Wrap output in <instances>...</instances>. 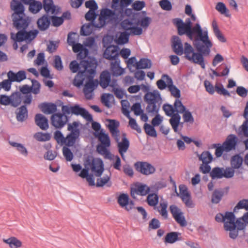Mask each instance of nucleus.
Segmentation results:
<instances>
[{"instance_id": "obj_1", "label": "nucleus", "mask_w": 248, "mask_h": 248, "mask_svg": "<svg viewBox=\"0 0 248 248\" xmlns=\"http://www.w3.org/2000/svg\"><path fill=\"white\" fill-rule=\"evenodd\" d=\"M217 222H223L225 231H229V237L235 239L238 235V232H245L248 225V212H246L241 217L236 218L233 212L227 211L224 214L218 213L215 217Z\"/></svg>"}, {"instance_id": "obj_2", "label": "nucleus", "mask_w": 248, "mask_h": 248, "mask_svg": "<svg viewBox=\"0 0 248 248\" xmlns=\"http://www.w3.org/2000/svg\"><path fill=\"white\" fill-rule=\"evenodd\" d=\"M172 48L174 53L178 55H182L184 53L185 54V58L189 61L195 63L196 62H200L202 60V55L199 53L194 52L192 46L188 43H185V49L181 39L178 36L173 37Z\"/></svg>"}, {"instance_id": "obj_3", "label": "nucleus", "mask_w": 248, "mask_h": 248, "mask_svg": "<svg viewBox=\"0 0 248 248\" xmlns=\"http://www.w3.org/2000/svg\"><path fill=\"white\" fill-rule=\"evenodd\" d=\"M144 101L148 104L146 108L147 113H152L153 115L156 114L152 119L151 123L153 126H158L162 121V117L158 114L160 105L157 106L156 103L158 99H161L160 94L158 91L147 93L144 97Z\"/></svg>"}, {"instance_id": "obj_4", "label": "nucleus", "mask_w": 248, "mask_h": 248, "mask_svg": "<svg viewBox=\"0 0 248 248\" xmlns=\"http://www.w3.org/2000/svg\"><path fill=\"white\" fill-rule=\"evenodd\" d=\"M79 124V122L76 121L68 124L67 130L70 131V133L66 138L60 131H56L54 135L55 140L58 143L61 142L62 144H65L68 147L73 146L80 134V129L78 128Z\"/></svg>"}, {"instance_id": "obj_5", "label": "nucleus", "mask_w": 248, "mask_h": 248, "mask_svg": "<svg viewBox=\"0 0 248 248\" xmlns=\"http://www.w3.org/2000/svg\"><path fill=\"white\" fill-rule=\"evenodd\" d=\"M109 124L108 128L111 134L112 137L114 139L115 141L118 143V151L122 158L124 159V153L126 152L129 147L130 143L126 138V134L125 133L122 134V141L120 140V131L118 129L119 126V122L115 120H108Z\"/></svg>"}, {"instance_id": "obj_6", "label": "nucleus", "mask_w": 248, "mask_h": 248, "mask_svg": "<svg viewBox=\"0 0 248 248\" xmlns=\"http://www.w3.org/2000/svg\"><path fill=\"white\" fill-rule=\"evenodd\" d=\"M172 23L176 27L178 35H186L190 40L193 39V30L195 25L192 27V23L189 18H186L185 22L181 18H175L172 20Z\"/></svg>"}, {"instance_id": "obj_7", "label": "nucleus", "mask_w": 248, "mask_h": 248, "mask_svg": "<svg viewBox=\"0 0 248 248\" xmlns=\"http://www.w3.org/2000/svg\"><path fill=\"white\" fill-rule=\"evenodd\" d=\"M90 68L87 71L86 78L88 79V81L86 82L83 88V92L86 96V98L89 100L92 99V96H88L87 95L92 93L95 88L97 87L99 83L97 79H93L94 75L96 72V66H94L93 64V66Z\"/></svg>"}, {"instance_id": "obj_8", "label": "nucleus", "mask_w": 248, "mask_h": 248, "mask_svg": "<svg viewBox=\"0 0 248 248\" xmlns=\"http://www.w3.org/2000/svg\"><path fill=\"white\" fill-rule=\"evenodd\" d=\"M112 38L108 36L106 39H103V44L104 47H106L103 57L108 60H116L119 55L118 52L119 46H118L112 45Z\"/></svg>"}, {"instance_id": "obj_9", "label": "nucleus", "mask_w": 248, "mask_h": 248, "mask_svg": "<svg viewBox=\"0 0 248 248\" xmlns=\"http://www.w3.org/2000/svg\"><path fill=\"white\" fill-rule=\"evenodd\" d=\"M84 165L85 168L90 166L92 171L94 172L95 176L97 177H100L104 170L102 160L100 158H94L91 155H88L86 157Z\"/></svg>"}, {"instance_id": "obj_10", "label": "nucleus", "mask_w": 248, "mask_h": 248, "mask_svg": "<svg viewBox=\"0 0 248 248\" xmlns=\"http://www.w3.org/2000/svg\"><path fill=\"white\" fill-rule=\"evenodd\" d=\"M10 7L14 12L11 16L13 23L16 20H17L18 22H23L24 20H27L24 18L25 16V7L21 1L18 0H12L10 3Z\"/></svg>"}, {"instance_id": "obj_11", "label": "nucleus", "mask_w": 248, "mask_h": 248, "mask_svg": "<svg viewBox=\"0 0 248 248\" xmlns=\"http://www.w3.org/2000/svg\"><path fill=\"white\" fill-rule=\"evenodd\" d=\"M22 98L21 93L18 91L13 93L10 96L1 94L0 95V104L4 106L10 105L14 108H16L21 104Z\"/></svg>"}, {"instance_id": "obj_12", "label": "nucleus", "mask_w": 248, "mask_h": 248, "mask_svg": "<svg viewBox=\"0 0 248 248\" xmlns=\"http://www.w3.org/2000/svg\"><path fill=\"white\" fill-rule=\"evenodd\" d=\"M81 67L84 68L83 70H80L78 72L76 77H75L73 84L78 87H79L83 84L84 80L87 77V71L89 67H92L94 63L91 61L87 60H83L80 62Z\"/></svg>"}, {"instance_id": "obj_13", "label": "nucleus", "mask_w": 248, "mask_h": 248, "mask_svg": "<svg viewBox=\"0 0 248 248\" xmlns=\"http://www.w3.org/2000/svg\"><path fill=\"white\" fill-rule=\"evenodd\" d=\"M23 22H18L17 20L14 21V26L19 30L16 34L11 32V38L14 42H22L26 41L25 30L28 27L29 23L27 20H24Z\"/></svg>"}, {"instance_id": "obj_14", "label": "nucleus", "mask_w": 248, "mask_h": 248, "mask_svg": "<svg viewBox=\"0 0 248 248\" xmlns=\"http://www.w3.org/2000/svg\"><path fill=\"white\" fill-rule=\"evenodd\" d=\"M163 110L168 116L173 115L176 113L179 114L183 113L186 110V107L183 104L181 101L179 99H176L172 106L169 104H165L163 106Z\"/></svg>"}, {"instance_id": "obj_15", "label": "nucleus", "mask_w": 248, "mask_h": 248, "mask_svg": "<svg viewBox=\"0 0 248 248\" xmlns=\"http://www.w3.org/2000/svg\"><path fill=\"white\" fill-rule=\"evenodd\" d=\"M193 37H195L194 42H199L202 41L205 45L209 46H213L211 41L209 39L207 31L203 32V31L199 23L195 24V28L193 30Z\"/></svg>"}, {"instance_id": "obj_16", "label": "nucleus", "mask_w": 248, "mask_h": 248, "mask_svg": "<svg viewBox=\"0 0 248 248\" xmlns=\"http://www.w3.org/2000/svg\"><path fill=\"white\" fill-rule=\"evenodd\" d=\"M169 209L172 217L180 226L184 227L187 225V221L184 213L178 207L175 205H171L170 206Z\"/></svg>"}, {"instance_id": "obj_17", "label": "nucleus", "mask_w": 248, "mask_h": 248, "mask_svg": "<svg viewBox=\"0 0 248 248\" xmlns=\"http://www.w3.org/2000/svg\"><path fill=\"white\" fill-rule=\"evenodd\" d=\"M150 191V188L146 185L137 182L131 187L130 194L135 200L137 199L136 195L145 196Z\"/></svg>"}, {"instance_id": "obj_18", "label": "nucleus", "mask_w": 248, "mask_h": 248, "mask_svg": "<svg viewBox=\"0 0 248 248\" xmlns=\"http://www.w3.org/2000/svg\"><path fill=\"white\" fill-rule=\"evenodd\" d=\"M193 46L196 48L197 51V53H199L202 55V60L200 62H196V64L200 65L201 67L204 69L205 67V63L204 62V58L203 56L208 55L210 52V48L212 46H209L207 45H203L200 42H193Z\"/></svg>"}, {"instance_id": "obj_19", "label": "nucleus", "mask_w": 248, "mask_h": 248, "mask_svg": "<svg viewBox=\"0 0 248 248\" xmlns=\"http://www.w3.org/2000/svg\"><path fill=\"white\" fill-rule=\"evenodd\" d=\"M204 85L205 87L206 91L210 94H213L216 91L219 94L231 96L230 93L224 88L222 84H220L219 86L217 84H216L215 86L214 87L210 81L205 80L204 82Z\"/></svg>"}, {"instance_id": "obj_20", "label": "nucleus", "mask_w": 248, "mask_h": 248, "mask_svg": "<svg viewBox=\"0 0 248 248\" xmlns=\"http://www.w3.org/2000/svg\"><path fill=\"white\" fill-rule=\"evenodd\" d=\"M136 170L141 173L148 175L155 172V167L146 162H137L134 164Z\"/></svg>"}, {"instance_id": "obj_21", "label": "nucleus", "mask_w": 248, "mask_h": 248, "mask_svg": "<svg viewBox=\"0 0 248 248\" xmlns=\"http://www.w3.org/2000/svg\"><path fill=\"white\" fill-rule=\"evenodd\" d=\"M67 120V116H63L61 113L53 114L51 117V124L57 128L63 127Z\"/></svg>"}, {"instance_id": "obj_22", "label": "nucleus", "mask_w": 248, "mask_h": 248, "mask_svg": "<svg viewBox=\"0 0 248 248\" xmlns=\"http://www.w3.org/2000/svg\"><path fill=\"white\" fill-rule=\"evenodd\" d=\"M105 19H109L111 22L119 24L118 12L113 11L108 8H105L101 10L100 15Z\"/></svg>"}, {"instance_id": "obj_23", "label": "nucleus", "mask_w": 248, "mask_h": 248, "mask_svg": "<svg viewBox=\"0 0 248 248\" xmlns=\"http://www.w3.org/2000/svg\"><path fill=\"white\" fill-rule=\"evenodd\" d=\"M135 25H140L143 29H147L152 22V18L148 16L141 17V13H136L134 16Z\"/></svg>"}, {"instance_id": "obj_24", "label": "nucleus", "mask_w": 248, "mask_h": 248, "mask_svg": "<svg viewBox=\"0 0 248 248\" xmlns=\"http://www.w3.org/2000/svg\"><path fill=\"white\" fill-rule=\"evenodd\" d=\"M181 233L178 232H170L167 233L163 238L165 244H173L182 240Z\"/></svg>"}, {"instance_id": "obj_25", "label": "nucleus", "mask_w": 248, "mask_h": 248, "mask_svg": "<svg viewBox=\"0 0 248 248\" xmlns=\"http://www.w3.org/2000/svg\"><path fill=\"white\" fill-rule=\"evenodd\" d=\"M158 203L159 202H147L150 206L153 207L154 210H157L163 217L166 218L168 215L167 210L168 202H160L159 206H158Z\"/></svg>"}, {"instance_id": "obj_26", "label": "nucleus", "mask_w": 248, "mask_h": 248, "mask_svg": "<svg viewBox=\"0 0 248 248\" xmlns=\"http://www.w3.org/2000/svg\"><path fill=\"white\" fill-rule=\"evenodd\" d=\"M237 138L233 134H231L227 137L225 141L223 143L225 147L226 152H229L232 149H234L237 145Z\"/></svg>"}, {"instance_id": "obj_27", "label": "nucleus", "mask_w": 248, "mask_h": 248, "mask_svg": "<svg viewBox=\"0 0 248 248\" xmlns=\"http://www.w3.org/2000/svg\"><path fill=\"white\" fill-rule=\"evenodd\" d=\"M111 82V73L107 70L103 71L100 75V86L103 89H106Z\"/></svg>"}, {"instance_id": "obj_28", "label": "nucleus", "mask_w": 248, "mask_h": 248, "mask_svg": "<svg viewBox=\"0 0 248 248\" xmlns=\"http://www.w3.org/2000/svg\"><path fill=\"white\" fill-rule=\"evenodd\" d=\"M37 24L40 31H44L47 30L50 24L49 16L47 14L44 15L38 19Z\"/></svg>"}, {"instance_id": "obj_29", "label": "nucleus", "mask_w": 248, "mask_h": 248, "mask_svg": "<svg viewBox=\"0 0 248 248\" xmlns=\"http://www.w3.org/2000/svg\"><path fill=\"white\" fill-rule=\"evenodd\" d=\"M16 119L18 122H23L28 119V111L26 105L18 108L16 111Z\"/></svg>"}, {"instance_id": "obj_30", "label": "nucleus", "mask_w": 248, "mask_h": 248, "mask_svg": "<svg viewBox=\"0 0 248 248\" xmlns=\"http://www.w3.org/2000/svg\"><path fill=\"white\" fill-rule=\"evenodd\" d=\"M35 123L42 130H46L48 128L47 119L40 113L35 116Z\"/></svg>"}, {"instance_id": "obj_31", "label": "nucleus", "mask_w": 248, "mask_h": 248, "mask_svg": "<svg viewBox=\"0 0 248 248\" xmlns=\"http://www.w3.org/2000/svg\"><path fill=\"white\" fill-rule=\"evenodd\" d=\"M170 117H171V118L169 120L170 123L174 131L178 132V126H180L181 128L183 127L184 122H180L181 116L177 113H176L173 115H171Z\"/></svg>"}, {"instance_id": "obj_32", "label": "nucleus", "mask_w": 248, "mask_h": 248, "mask_svg": "<svg viewBox=\"0 0 248 248\" xmlns=\"http://www.w3.org/2000/svg\"><path fill=\"white\" fill-rule=\"evenodd\" d=\"M179 188V193H177V196L181 198L183 202H190L191 195L187 186L185 185H180Z\"/></svg>"}, {"instance_id": "obj_33", "label": "nucleus", "mask_w": 248, "mask_h": 248, "mask_svg": "<svg viewBox=\"0 0 248 248\" xmlns=\"http://www.w3.org/2000/svg\"><path fill=\"white\" fill-rule=\"evenodd\" d=\"M38 107L44 113L48 114H52L57 110V106L54 103H42Z\"/></svg>"}, {"instance_id": "obj_34", "label": "nucleus", "mask_w": 248, "mask_h": 248, "mask_svg": "<svg viewBox=\"0 0 248 248\" xmlns=\"http://www.w3.org/2000/svg\"><path fill=\"white\" fill-rule=\"evenodd\" d=\"M119 11L118 12V18H119V23L120 22L124 17L126 16L130 18H133L135 14H136V13L133 12V9L131 8H122V10L121 9V8H119Z\"/></svg>"}, {"instance_id": "obj_35", "label": "nucleus", "mask_w": 248, "mask_h": 248, "mask_svg": "<svg viewBox=\"0 0 248 248\" xmlns=\"http://www.w3.org/2000/svg\"><path fill=\"white\" fill-rule=\"evenodd\" d=\"M43 3V7L47 15H48L49 12L53 15L58 14V12H56V6L54 4L52 0H44Z\"/></svg>"}, {"instance_id": "obj_36", "label": "nucleus", "mask_w": 248, "mask_h": 248, "mask_svg": "<svg viewBox=\"0 0 248 248\" xmlns=\"http://www.w3.org/2000/svg\"><path fill=\"white\" fill-rule=\"evenodd\" d=\"M119 62L116 60L115 62L111 63L110 71L113 76H120L124 72V69L120 66Z\"/></svg>"}, {"instance_id": "obj_37", "label": "nucleus", "mask_w": 248, "mask_h": 248, "mask_svg": "<svg viewBox=\"0 0 248 248\" xmlns=\"http://www.w3.org/2000/svg\"><path fill=\"white\" fill-rule=\"evenodd\" d=\"M152 63L151 61L147 58H141L134 64L137 69L150 68Z\"/></svg>"}, {"instance_id": "obj_38", "label": "nucleus", "mask_w": 248, "mask_h": 248, "mask_svg": "<svg viewBox=\"0 0 248 248\" xmlns=\"http://www.w3.org/2000/svg\"><path fill=\"white\" fill-rule=\"evenodd\" d=\"M94 136L97 137L99 141L100 142V144L104 145L109 147L110 146V140L108 134L103 132L101 130L100 133L96 134L94 133Z\"/></svg>"}, {"instance_id": "obj_39", "label": "nucleus", "mask_w": 248, "mask_h": 248, "mask_svg": "<svg viewBox=\"0 0 248 248\" xmlns=\"http://www.w3.org/2000/svg\"><path fill=\"white\" fill-rule=\"evenodd\" d=\"M4 243L8 244L10 248H19L22 246V242L16 237L12 236L8 239H3Z\"/></svg>"}, {"instance_id": "obj_40", "label": "nucleus", "mask_w": 248, "mask_h": 248, "mask_svg": "<svg viewBox=\"0 0 248 248\" xmlns=\"http://www.w3.org/2000/svg\"><path fill=\"white\" fill-rule=\"evenodd\" d=\"M244 161L243 158L240 155H233L231 160V164L232 169H239Z\"/></svg>"}, {"instance_id": "obj_41", "label": "nucleus", "mask_w": 248, "mask_h": 248, "mask_svg": "<svg viewBox=\"0 0 248 248\" xmlns=\"http://www.w3.org/2000/svg\"><path fill=\"white\" fill-rule=\"evenodd\" d=\"M130 33L127 31H124L120 33L118 38L115 40V42L118 45H123L126 44L129 41Z\"/></svg>"}, {"instance_id": "obj_42", "label": "nucleus", "mask_w": 248, "mask_h": 248, "mask_svg": "<svg viewBox=\"0 0 248 248\" xmlns=\"http://www.w3.org/2000/svg\"><path fill=\"white\" fill-rule=\"evenodd\" d=\"M198 156L199 160L202 161L203 164H209L213 160V155L209 151H203Z\"/></svg>"}, {"instance_id": "obj_43", "label": "nucleus", "mask_w": 248, "mask_h": 248, "mask_svg": "<svg viewBox=\"0 0 248 248\" xmlns=\"http://www.w3.org/2000/svg\"><path fill=\"white\" fill-rule=\"evenodd\" d=\"M43 4L39 1H32L29 5V11L33 14L38 13L42 8Z\"/></svg>"}, {"instance_id": "obj_44", "label": "nucleus", "mask_w": 248, "mask_h": 248, "mask_svg": "<svg viewBox=\"0 0 248 248\" xmlns=\"http://www.w3.org/2000/svg\"><path fill=\"white\" fill-rule=\"evenodd\" d=\"M134 18H135V17L131 18L130 19H126L122 20L121 21V26L122 28L125 31L131 30L132 28V26L135 25V20L133 19Z\"/></svg>"}, {"instance_id": "obj_45", "label": "nucleus", "mask_w": 248, "mask_h": 248, "mask_svg": "<svg viewBox=\"0 0 248 248\" xmlns=\"http://www.w3.org/2000/svg\"><path fill=\"white\" fill-rule=\"evenodd\" d=\"M224 168L219 167L214 168L210 172V175L213 179L222 178L223 177V171Z\"/></svg>"}, {"instance_id": "obj_46", "label": "nucleus", "mask_w": 248, "mask_h": 248, "mask_svg": "<svg viewBox=\"0 0 248 248\" xmlns=\"http://www.w3.org/2000/svg\"><path fill=\"white\" fill-rule=\"evenodd\" d=\"M216 9L220 12L221 14L224 15L227 17H229L230 16L229 14V10L227 8L226 5L223 2H218L216 6Z\"/></svg>"}, {"instance_id": "obj_47", "label": "nucleus", "mask_w": 248, "mask_h": 248, "mask_svg": "<svg viewBox=\"0 0 248 248\" xmlns=\"http://www.w3.org/2000/svg\"><path fill=\"white\" fill-rule=\"evenodd\" d=\"M153 125L145 123L144 125V129L145 133L153 137H156V131Z\"/></svg>"}, {"instance_id": "obj_48", "label": "nucleus", "mask_w": 248, "mask_h": 248, "mask_svg": "<svg viewBox=\"0 0 248 248\" xmlns=\"http://www.w3.org/2000/svg\"><path fill=\"white\" fill-rule=\"evenodd\" d=\"M111 98L114 99V96L112 94L109 93H104L101 97V101L106 107L109 108L110 107L109 99Z\"/></svg>"}, {"instance_id": "obj_49", "label": "nucleus", "mask_w": 248, "mask_h": 248, "mask_svg": "<svg viewBox=\"0 0 248 248\" xmlns=\"http://www.w3.org/2000/svg\"><path fill=\"white\" fill-rule=\"evenodd\" d=\"M34 138L39 141H45L50 140L51 136L49 133L38 132L34 136Z\"/></svg>"}, {"instance_id": "obj_50", "label": "nucleus", "mask_w": 248, "mask_h": 248, "mask_svg": "<svg viewBox=\"0 0 248 248\" xmlns=\"http://www.w3.org/2000/svg\"><path fill=\"white\" fill-rule=\"evenodd\" d=\"M108 147L107 146L99 144L97 146L96 150L97 152L101 155H105L106 157L108 158H111L110 152L107 150V148Z\"/></svg>"}, {"instance_id": "obj_51", "label": "nucleus", "mask_w": 248, "mask_h": 248, "mask_svg": "<svg viewBox=\"0 0 248 248\" xmlns=\"http://www.w3.org/2000/svg\"><path fill=\"white\" fill-rule=\"evenodd\" d=\"M26 41H31L37 35L38 31L37 30H31L29 31L25 30Z\"/></svg>"}, {"instance_id": "obj_52", "label": "nucleus", "mask_w": 248, "mask_h": 248, "mask_svg": "<svg viewBox=\"0 0 248 248\" xmlns=\"http://www.w3.org/2000/svg\"><path fill=\"white\" fill-rule=\"evenodd\" d=\"M160 227V222L159 220L156 218H152L149 222L148 230H156Z\"/></svg>"}, {"instance_id": "obj_53", "label": "nucleus", "mask_w": 248, "mask_h": 248, "mask_svg": "<svg viewBox=\"0 0 248 248\" xmlns=\"http://www.w3.org/2000/svg\"><path fill=\"white\" fill-rule=\"evenodd\" d=\"M50 20L52 21V24L54 27H59L63 23V18L55 15L49 16Z\"/></svg>"}, {"instance_id": "obj_54", "label": "nucleus", "mask_w": 248, "mask_h": 248, "mask_svg": "<svg viewBox=\"0 0 248 248\" xmlns=\"http://www.w3.org/2000/svg\"><path fill=\"white\" fill-rule=\"evenodd\" d=\"M62 152L63 156L67 161H71L73 158V154L71 150L66 147H63L62 148Z\"/></svg>"}, {"instance_id": "obj_55", "label": "nucleus", "mask_w": 248, "mask_h": 248, "mask_svg": "<svg viewBox=\"0 0 248 248\" xmlns=\"http://www.w3.org/2000/svg\"><path fill=\"white\" fill-rule=\"evenodd\" d=\"M131 110L133 111L135 115L137 116L140 115L143 112V110L141 109L140 103H134L131 107Z\"/></svg>"}, {"instance_id": "obj_56", "label": "nucleus", "mask_w": 248, "mask_h": 248, "mask_svg": "<svg viewBox=\"0 0 248 248\" xmlns=\"http://www.w3.org/2000/svg\"><path fill=\"white\" fill-rule=\"evenodd\" d=\"M129 120V124L131 128L132 129L136 130V131L139 133H140L141 132V128L139 126L138 124H137L136 121L135 119L132 118L129 115V117H127Z\"/></svg>"}, {"instance_id": "obj_57", "label": "nucleus", "mask_w": 248, "mask_h": 248, "mask_svg": "<svg viewBox=\"0 0 248 248\" xmlns=\"http://www.w3.org/2000/svg\"><path fill=\"white\" fill-rule=\"evenodd\" d=\"M73 47V51L75 53H78L81 50H83V52L87 54L88 52V48H87L85 46L80 43H75L74 45L72 46Z\"/></svg>"}, {"instance_id": "obj_58", "label": "nucleus", "mask_w": 248, "mask_h": 248, "mask_svg": "<svg viewBox=\"0 0 248 248\" xmlns=\"http://www.w3.org/2000/svg\"><path fill=\"white\" fill-rule=\"evenodd\" d=\"M224 195V191L222 190L215 189L212 194L211 202H214L215 200H217L218 202L221 200Z\"/></svg>"}, {"instance_id": "obj_59", "label": "nucleus", "mask_w": 248, "mask_h": 248, "mask_svg": "<svg viewBox=\"0 0 248 248\" xmlns=\"http://www.w3.org/2000/svg\"><path fill=\"white\" fill-rule=\"evenodd\" d=\"M161 8L166 11H170L172 9V5L169 0H161L159 2Z\"/></svg>"}, {"instance_id": "obj_60", "label": "nucleus", "mask_w": 248, "mask_h": 248, "mask_svg": "<svg viewBox=\"0 0 248 248\" xmlns=\"http://www.w3.org/2000/svg\"><path fill=\"white\" fill-rule=\"evenodd\" d=\"M145 6V2L144 1L137 0L132 3V8L137 11L141 10Z\"/></svg>"}, {"instance_id": "obj_61", "label": "nucleus", "mask_w": 248, "mask_h": 248, "mask_svg": "<svg viewBox=\"0 0 248 248\" xmlns=\"http://www.w3.org/2000/svg\"><path fill=\"white\" fill-rule=\"evenodd\" d=\"M122 107V112L126 117H129L130 115V111L128 109L129 107V103L127 100H123L121 102Z\"/></svg>"}, {"instance_id": "obj_62", "label": "nucleus", "mask_w": 248, "mask_h": 248, "mask_svg": "<svg viewBox=\"0 0 248 248\" xmlns=\"http://www.w3.org/2000/svg\"><path fill=\"white\" fill-rule=\"evenodd\" d=\"M85 5L91 11H96L98 9V5L94 0H88L85 2Z\"/></svg>"}, {"instance_id": "obj_63", "label": "nucleus", "mask_w": 248, "mask_h": 248, "mask_svg": "<svg viewBox=\"0 0 248 248\" xmlns=\"http://www.w3.org/2000/svg\"><path fill=\"white\" fill-rule=\"evenodd\" d=\"M90 24L83 25L80 29V35L84 36L89 35L91 33V31L90 30Z\"/></svg>"}, {"instance_id": "obj_64", "label": "nucleus", "mask_w": 248, "mask_h": 248, "mask_svg": "<svg viewBox=\"0 0 248 248\" xmlns=\"http://www.w3.org/2000/svg\"><path fill=\"white\" fill-rule=\"evenodd\" d=\"M54 67L58 70H62L63 69V67L62 64L61 58L59 55H56L54 57Z\"/></svg>"}]
</instances>
